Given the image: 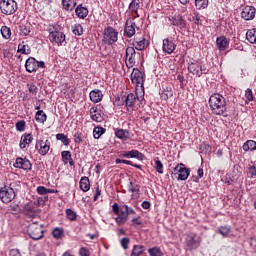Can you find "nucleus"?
<instances>
[{
    "mask_svg": "<svg viewBox=\"0 0 256 256\" xmlns=\"http://www.w3.org/2000/svg\"><path fill=\"white\" fill-rule=\"evenodd\" d=\"M209 106L214 115L227 117V101L221 94H212L209 98Z\"/></svg>",
    "mask_w": 256,
    "mask_h": 256,
    "instance_id": "nucleus-1",
    "label": "nucleus"
},
{
    "mask_svg": "<svg viewBox=\"0 0 256 256\" xmlns=\"http://www.w3.org/2000/svg\"><path fill=\"white\" fill-rule=\"evenodd\" d=\"M117 41H119V32L111 26L104 28L102 43L104 45H115Z\"/></svg>",
    "mask_w": 256,
    "mask_h": 256,
    "instance_id": "nucleus-2",
    "label": "nucleus"
},
{
    "mask_svg": "<svg viewBox=\"0 0 256 256\" xmlns=\"http://www.w3.org/2000/svg\"><path fill=\"white\" fill-rule=\"evenodd\" d=\"M27 233L30 239L39 241V239H43V225L39 224V222H32L28 225Z\"/></svg>",
    "mask_w": 256,
    "mask_h": 256,
    "instance_id": "nucleus-3",
    "label": "nucleus"
},
{
    "mask_svg": "<svg viewBox=\"0 0 256 256\" xmlns=\"http://www.w3.org/2000/svg\"><path fill=\"white\" fill-rule=\"evenodd\" d=\"M17 9V2L15 0H0V11L3 15H13Z\"/></svg>",
    "mask_w": 256,
    "mask_h": 256,
    "instance_id": "nucleus-4",
    "label": "nucleus"
},
{
    "mask_svg": "<svg viewBox=\"0 0 256 256\" xmlns=\"http://www.w3.org/2000/svg\"><path fill=\"white\" fill-rule=\"evenodd\" d=\"M171 175H178V181H187V179H189V175H191V170H189L185 164L180 163L173 169Z\"/></svg>",
    "mask_w": 256,
    "mask_h": 256,
    "instance_id": "nucleus-5",
    "label": "nucleus"
},
{
    "mask_svg": "<svg viewBox=\"0 0 256 256\" xmlns=\"http://www.w3.org/2000/svg\"><path fill=\"white\" fill-rule=\"evenodd\" d=\"M185 245L188 251H193L201 245V238L196 233H189L185 238Z\"/></svg>",
    "mask_w": 256,
    "mask_h": 256,
    "instance_id": "nucleus-6",
    "label": "nucleus"
},
{
    "mask_svg": "<svg viewBox=\"0 0 256 256\" xmlns=\"http://www.w3.org/2000/svg\"><path fill=\"white\" fill-rule=\"evenodd\" d=\"M0 199L2 203H11L15 199V190L9 186L0 189Z\"/></svg>",
    "mask_w": 256,
    "mask_h": 256,
    "instance_id": "nucleus-7",
    "label": "nucleus"
},
{
    "mask_svg": "<svg viewBox=\"0 0 256 256\" xmlns=\"http://www.w3.org/2000/svg\"><path fill=\"white\" fill-rule=\"evenodd\" d=\"M48 37L50 43H56L58 47L67 45L66 36L63 32H50Z\"/></svg>",
    "mask_w": 256,
    "mask_h": 256,
    "instance_id": "nucleus-8",
    "label": "nucleus"
},
{
    "mask_svg": "<svg viewBox=\"0 0 256 256\" xmlns=\"http://www.w3.org/2000/svg\"><path fill=\"white\" fill-rule=\"evenodd\" d=\"M35 149H37L39 155L45 156L51 149V141L48 139H38L36 141Z\"/></svg>",
    "mask_w": 256,
    "mask_h": 256,
    "instance_id": "nucleus-9",
    "label": "nucleus"
},
{
    "mask_svg": "<svg viewBox=\"0 0 256 256\" xmlns=\"http://www.w3.org/2000/svg\"><path fill=\"white\" fill-rule=\"evenodd\" d=\"M130 79L132 83L136 85V87H140L143 89V85L145 84V78L143 77V72L139 69H133Z\"/></svg>",
    "mask_w": 256,
    "mask_h": 256,
    "instance_id": "nucleus-10",
    "label": "nucleus"
},
{
    "mask_svg": "<svg viewBox=\"0 0 256 256\" xmlns=\"http://www.w3.org/2000/svg\"><path fill=\"white\" fill-rule=\"evenodd\" d=\"M15 169H23L24 171H31L33 164H31V161L27 158H16V161L14 163Z\"/></svg>",
    "mask_w": 256,
    "mask_h": 256,
    "instance_id": "nucleus-11",
    "label": "nucleus"
},
{
    "mask_svg": "<svg viewBox=\"0 0 256 256\" xmlns=\"http://www.w3.org/2000/svg\"><path fill=\"white\" fill-rule=\"evenodd\" d=\"M255 15H256L255 6H245L242 9L241 17L245 21H253V19H255Z\"/></svg>",
    "mask_w": 256,
    "mask_h": 256,
    "instance_id": "nucleus-12",
    "label": "nucleus"
},
{
    "mask_svg": "<svg viewBox=\"0 0 256 256\" xmlns=\"http://www.w3.org/2000/svg\"><path fill=\"white\" fill-rule=\"evenodd\" d=\"M127 209H129L128 205L120 206V210L117 214V217L115 218L116 223H118L119 225H125V223L127 222V219L129 218V216L127 215Z\"/></svg>",
    "mask_w": 256,
    "mask_h": 256,
    "instance_id": "nucleus-13",
    "label": "nucleus"
},
{
    "mask_svg": "<svg viewBox=\"0 0 256 256\" xmlns=\"http://www.w3.org/2000/svg\"><path fill=\"white\" fill-rule=\"evenodd\" d=\"M135 48L134 47H127L126 48V66L128 69H131V67H135Z\"/></svg>",
    "mask_w": 256,
    "mask_h": 256,
    "instance_id": "nucleus-14",
    "label": "nucleus"
},
{
    "mask_svg": "<svg viewBox=\"0 0 256 256\" xmlns=\"http://www.w3.org/2000/svg\"><path fill=\"white\" fill-rule=\"evenodd\" d=\"M137 28V24L133 20H127L124 27V35L131 39L133 35H135V29Z\"/></svg>",
    "mask_w": 256,
    "mask_h": 256,
    "instance_id": "nucleus-15",
    "label": "nucleus"
},
{
    "mask_svg": "<svg viewBox=\"0 0 256 256\" xmlns=\"http://www.w3.org/2000/svg\"><path fill=\"white\" fill-rule=\"evenodd\" d=\"M122 101L125 103L127 111H133V107H135V101H137V96L133 93H130L127 96L122 97Z\"/></svg>",
    "mask_w": 256,
    "mask_h": 256,
    "instance_id": "nucleus-16",
    "label": "nucleus"
},
{
    "mask_svg": "<svg viewBox=\"0 0 256 256\" xmlns=\"http://www.w3.org/2000/svg\"><path fill=\"white\" fill-rule=\"evenodd\" d=\"M121 157H125L126 159H138V161H143V159H145V155L139 152V150L124 152L123 154H121Z\"/></svg>",
    "mask_w": 256,
    "mask_h": 256,
    "instance_id": "nucleus-17",
    "label": "nucleus"
},
{
    "mask_svg": "<svg viewBox=\"0 0 256 256\" xmlns=\"http://www.w3.org/2000/svg\"><path fill=\"white\" fill-rule=\"evenodd\" d=\"M169 21H171V25L179 27L180 29H185V27H187V21H185L181 15H175L174 17L170 18Z\"/></svg>",
    "mask_w": 256,
    "mask_h": 256,
    "instance_id": "nucleus-18",
    "label": "nucleus"
},
{
    "mask_svg": "<svg viewBox=\"0 0 256 256\" xmlns=\"http://www.w3.org/2000/svg\"><path fill=\"white\" fill-rule=\"evenodd\" d=\"M25 69L28 73H36L37 60L33 57H29L25 62Z\"/></svg>",
    "mask_w": 256,
    "mask_h": 256,
    "instance_id": "nucleus-19",
    "label": "nucleus"
},
{
    "mask_svg": "<svg viewBox=\"0 0 256 256\" xmlns=\"http://www.w3.org/2000/svg\"><path fill=\"white\" fill-rule=\"evenodd\" d=\"M89 97L92 103H101L103 101V92L99 89H94L90 91Z\"/></svg>",
    "mask_w": 256,
    "mask_h": 256,
    "instance_id": "nucleus-20",
    "label": "nucleus"
},
{
    "mask_svg": "<svg viewBox=\"0 0 256 256\" xmlns=\"http://www.w3.org/2000/svg\"><path fill=\"white\" fill-rule=\"evenodd\" d=\"M216 46L219 51H225L229 47V39L226 36L217 37Z\"/></svg>",
    "mask_w": 256,
    "mask_h": 256,
    "instance_id": "nucleus-21",
    "label": "nucleus"
},
{
    "mask_svg": "<svg viewBox=\"0 0 256 256\" xmlns=\"http://www.w3.org/2000/svg\"><path fill=\"white\" fill-rule=\"evenodd\" d=\"M33 143V135L31 133H25L21 136L19 147L20 149H25L27 145H31Z\"/></svg>",
    "mask_w": 256,
    "mask_h": 256,
    "instance_id": "nucleus-22",
    "label": "nucleus"
},
{
    "mask_svg": "<svg viewBox=\"0 0 256 256\" xmlns=\"http://www.w3.org/2000/svg\"><path fill=\"white\" fill-rule=\"evenodd\" d=\"M175 43L173 41L169 40V38H166L163 40V51L164 53H168V55H171L175 51Z\"/></svg>",
    "mask_w": 256,
    "mask_h": 256,
    "instance_id": "nucleus-23",
    "label": "nucleus"
},
{
    "mask_svg": "<svg viewBox=\"0 0 256 256\" xmlns=\"http://www.w3.org/2000/svg\"><path fill=\"white\" fill-rule=\"evenodd\" d=\"M61 157L64 165L69 164L70 167H73L75 165V161H73V157L71 155V151L64 150L61 152Z\"/></svg>",
    "mask_w": 256,
    "mask_h": 256,
    "instance_id": "nucleus-24",
    "label": "nucleus"
},
{
    "mask_svg": "<svg viewBox=\"0 0 256 256\" xmlns=\"http://www.w3.org/2000/svg\"><path fill=\"white\" fill-rule=\"evenodd\" d=\"M75 13L77 17H79V19H85V17L89 15V10L87 9V7H83V4H80L76 7Z\"/></svg>",
    "mask_w": 256,
    "mask_h": 256,
    "instance_id": "nucleus-25",
    "label": "nucleus"
},
{
    "mask_svg": "<svg viewBox=\"0 0 256 256\" xmlns=\"http://www.w3.org/2000/svg\"><path fill=\"white\" fill-rule=\"evenodd\" d=\"M199 61H194L188 65V71L189 73H192V75H197V77H201V72H199Z\"/></svg>",
    "mask_w": 256,
    "mask_h": 256,
    "instance_id": "nucleus-26",
    "label": "nucleus"
},
{
    "mask_svg": "<svg viewBox=\"0 0 256 256\" xmlns=\"http://www.w3.org/2000/svg\"><path fill=\"white\" fill-rule=\"evenodd\" d=\"M79 185L81 191H83L84 193H87V191L91 189V183L89 182V178L86 176L80 179Z\"/></svg>",
    "mask_w": 256,
    "mask_h": 256,
    "instance_id": "nucleus-27",
    "label": "nucleus"
},
{
    "mask_svg": "<svg viewBox=\"0 0 256 256\" xmlns=\"http://www.w3.org/2000/svg\"><path fill=\"white\" fill-rule=\"evenodd\" d=\"M115 135L118 139H121L122 141H127L129 139V136L131 135L129 133V130L125 129H116L115 130Z\"/></svg>",
    "mask_w": 256,
    "mask_h": 256,
    "instance_id": "nucleus-28",
    "label": "nucleus"
},
{
    "mask_svg": "<svg viewBox=\"0 0 256 256\" xmlns=\"http://www.w3.org/2000/svg\"><path fill=\"white\" fill-rule=\"evenodd\" d=\"M133 45L137 51H143V49L149 45V41H147L145 38H142L141 40H135Z\"/></svg>",
    "mask_w": 256,
    "mask_h": 256,
    "instance_id": "nucleus-29",
    "label": "nucleus"
},
{
    "mask_svg": "<svg viewBox=\"0 0 256 256\" xmlns=\"http://www.w3.org/2000/svg\"><path fill=\"white\" fill-rule=\"evenodd\" d=\"M246 39L249 43L256 45V28L249 29L246 32Z\"/></svg>",
    "mask_w": 256,
    "mask_h": 256,
    "instance_id": "nucleus-30",
    "label": "nucleus"
},
{
    "mask_svg": "<svg viewBox=\"0 0 256 256\" xmlns=\"http://www.w3.org/2000/svg\"><path fill=\"white\" fill-rule=\"evenodd\" d=\"M243 151H256V142L255 140H248L242 146Z\"/></svg>",
    "mask_w": 256,
    "mask_h": 256,
    "instance_id": "nucleus-31",
    "label": "nucleus"
},
{
    "mask_svg": "<svg viewBox=\"0 0 256 256\" xmlns=\"http://www.w3.org/2000/svg\"><path fill=\"white\" fill-rule=\"evenodd\" d=\"M62 5L66 11H73L77 2H75V0H62Z\"/></svg>",
    "mask_w": 256,
    "mask_h": 256,
    "instance_id": "nucleus-32",
    "label": "nucleus"
},
{
    "mask_svg": "<svg viewBox=\"0 0 256 256\" xmlns=\"http://www.w3.org/2000/svg\"><path fill=\"white\" fill-rule=\"evenodd\" d=\"M17 52L22 53V55H29L31 53V47L25 44V41H22V43L18 45Z\"/></svg>",
    "mask_w": 256,
    "mask_h": 256,
    "instance_id": "nucleus-33",
    "label": "nucleus"
},
{
    "mask_svg": "<svg viewBox=\"0 0 256 256\" xmlns=\"http://www.w3.org/2000/svg\"><path fill=\"white\" fill-rule=\"evenodd\" d=\"M37 123H45L47 121V114L43 110H39L35 114Z\"/></svg>",
    "mask_w": 256,
    "mask_h": 256,
    "instance_id": "nucleus-34",
    "label": "nucleus"
},
{
    "mask_svg": "<svg viewBox=\"0 0 256 256\" xmlns=\"http://www.w3.org/2000/svg\"><path fill=\"white\" fill-rule=\"evenodd\" d=\"M139 7H141V1L140 0H132L129 4V10L132 13H138Z\"/></svg>",
    "mask_w": 256,
    "mask_h": 256,
    "instance_id": "nucleus-35",
    "label": "nucleus"
},
{
    "mask_svg": "<svg viewBox=\"0 0 256 256\" xmlns=\"http://www.w3.org/2000/svg\"><path fill=\"white\" fill-rule=\"evenodd\" d=\"M143 251H145V246H143V245H135L133 247L131 256H141V255H143Z\"/></svg>",
    "mask_w": 256,
    "mask_h": 256,
    "instance_id": "nucleus-36",
    "label": "nucleus"
},
{
    "mask_svg": "<svg viewBox=\"0 0 256 256\" xmlns=\"http://www.w3.org/2000/svg\"><path fill=\"white\" fill-rule=\"evenodd\" d=\"M106 129L103 127H95L93 130L94 139H100L101 135H104Z\"/></svg>",
    "mask_w": 256,
    "mask_h": 256,
    "instance_id": "nucleus-37",
    "label": "nucleus"
},
{
    "mask_svg": "<svg viewBox=\"0 0 256 256\" xmlns=\"http://www.w3.org/2000/svg\"><path fill=\"white\" fill-rule=\"evenodd\" d=\"M218 233L222 235V237H228L231 233V227L230 226H220L218 228Z\"/></svg>",
    "mask_w": 256,
    "mask_h": 256,
    "instance_id": "nucleus-38",
    "label": "nucleus"
},
{
    "mask_svg": "<svg viewBox=\"0 0 256 256\" xmlns=\"http://www.w3.org/2000/svg\"><path fill=\"white\" fill-rule=\"evenodd\" d=\"M20 33L27 37L31 33V24H22L20 25Z\"/></svg>",
    "mask_w": 256,
    "mask_h": 256,
    "instance_id": "nucleus-39",
    "label": "nucleus"
},
{
    "mask_svg": "<svg viewBox=\"0 0 256 256\" xmlns=\"http://www.w3.org/2000/svg\"><path fill=\"white\" fill-rule=\"evenodd\" d=\"M148 253L150 256H163V251L157 246L149 248Z\"/></svg>",
    "mask_w": 256,
    "mask_h": 256,
    "instance_id": "nucleus-40",
    "label": "nucleus"
},
{
    "mask_svg": "<svg viewBox=\"0 0 256 256\" xmlns=\"http://www.w3.org/2000/svg\"><path fill=\"white\" fill-rule=\"evenodd\" d=\"M195 5L197 9H207L209 0H195Z\"/></svg>",
    "mask_w": 256,
    "mask_h": 256,
    "instance_id": "nucleus-41",
    "label": "nucleus"
},
{
    "mask_svg": "<svg viewBox=\"0 0 256 256\" xmlns=\"http://www.w3.org/2000/svg\"><path fill=\"white\" fill-rule=\"evenodd\" d=\"M66 217L69 221H76L77 220V213L73 211V209L68 208L66 209Z\"/></svg>",
    "mask_w": 256,
    "mask_h": 256,
    "instance_id": "nucleus-42",
    "label": "nucleus"
},
{
    "mask_svg": "<svg viewBox=\"0 0 256 256\" xmlns=\"http://www.w3.org/2000/svg\"><path fill=\"white\" fill-rule=\"evenodd\" d=\"M1 34L4 39H11V28L7 26H2Z\"/></svg>",
    "mask_w": 256,
    "mask_h": 256,
    "instance_id": "nucleus-43",
    "label": "nucleus"
},
{
    "mask_svg": "<svg viewBox=\"0 0 256 256\" xmlns=\"http://www.w3.org/2000/svg\"><path fill=\"white\" fill-rule=\"evenodd\" d=\"M84 139H85V134H82L80 131L75 132L74 143H77L79 145L83 143Z\"/></svg>",
    "mask_w": 256,
    "mask_h": 256,
    "instance_id": "nucleus-44",
    "label": "nucleus"
},
{
    "mask_svg": "<svg viewBox=\"0 0 256 256\" xmlns=\"http://www.w3.org/2000/svg\"><path fill=\"white\" fill-rule=\"evenodd\" d=\"M155 166L154 169L155 171H157V173H159L160 175H163V163L161 162V160H159V158L154 160Z\"/></svg>",
    "mask_w": 256,
    "mask_h": 256,
    "instance_id": "nucleus-45",
    "label": "nucleus"
},
{
    "mask_svg": "<svg viewBox=\"0 0 256 256\" xmlns=\"http://www.w3.org/2000/svg\"><path fill=\"white\" fill-rule=\"evenodd\" d=\"M173 96V89L167 87L166 89H164V91L162 92V99H164L165 101H167V99H171V97Z\"/></svg>",
    "mask_w": 256,
    "mask_h": 256,
    "instance_id": "nucleus-46",
    "label": "nucleus"
},
{
    "mask_svg": "<svg viewBox=\"0 0 256 256\" xmlns=\"http://www.w3.org/2000/svg\"><path fill=\"white\" fill-rule=\"evenodd\" d=\"M56 139H57V141H61L63 143V145H65V146L69 145V143H70L67 135H65L63 133L57 134Z\"/></svg>",
    "mask_w": 256,
    "mask_h": 256,
    "instance_id": "nucleus-47",
    "label": "nucleus"
},
{
    "mask_svg": "<svg viewBox=\"0 0 256 256\" xmlns=\"http://www.w3.org/2000/svg\"><path fill=\"white\" fill-rule=\"evenodd\" d=\"M245 104L249 105V103H251V101H253L254 97H253V90H251L250 88L246 89L245 91Z\"/></svg>",
    "mask_w": 256,
    "mask_h": 256,
    "instance_id": "nucleus-48",
    "label": "nucleus"
},
{
    "mask_svg": "<svg viewBox=\"0 0 256 256\" xmlns=\"http://www.w3.org/2000/svg\"><path fill=\"white\" fill-rule=\"evenodd\" d=\"M72 32L74 35H83V26L81 24H75L72 28Z\"/></svg>",
    "mask_w": 256,
    "mask_h": 256,
    "instance_id": "nucleus-49",
    "label": "nucleus"
},
{
    "mask_svg": "<svg viewBox=\"0 0 256 256\" xmlns=\"http://www.w3.org/2000/svg\"><path fill=\"white\" fill-rule=\"evenodd\" d=\"M63 233H64L63 228H55L52 231V235H53L54 239H61V237H63Z\"/></svg>",
    "mask_w": 256,
    "mask_h": 256,
    "instance_id": "nucleus-50",
    "label": "nucleus"
},
{
    "mask_svg": "<svg viewBox=\"0 0 256 256\" xmlns=\"http://www.w3.org/2000/svg\"><path fill=\"white\" fill-rule=\"evenodd\" d=\"M140 189V186L138 184H133V182H130L128 185V191H130V193H139Z\"/></svg>",
    "mask_w": 256,
    "mask_h": 256,
    "instance_id": "nucleus-51",
    "label": "nucleus"
},
{
    "mask_svg": "<svg viewBox=\"0 0 256 256\" xmlns=\"http://www.w3.org/2000/svg\"><path fill=\"white\" fill-rule=\"evenodd\" d=\"M27 87H28L29 93H31L32 95H37V92L39 91V88L37 87V85L30 83V84H27Z\"/></svg>",
    "mask_w": 256,
    "mask_h": 256,
    "instance_id": "nucleus-52",
    "label": "nucleus"
},
{
    "mask_svg": "<svg viewBox=\"0 0 256 256\" xmlns=\"http://www.w3.org/2000/svg\"><path fill=\"white\" fill-rule=\"evenodd\" d=\"M61 26L59 24L50 25L48 31L49 33H61Z\"/></svg>",
    "mask_w": 256,
    "mask_h": 256,
    "instance_id": "nucleus-53",
    "label": "nucleus"
},
{
    "mask_svg": "<svg viewBox=\"0 0 256 256\" xmlns=\"http://www.w3.org/2000/svg\"><path fill=\"white\" fill-rule=\"evenodd\" d=\"M90 117L92 121H96V123H101L103 121V116H101V113H96V114H90Z\"/></svg>",
    "mask_w": 256,
    "mask_h": 256,
    "instance_id": "nucleus-54",
    "label": "nucleus"
},
{
    "mask_svg": "<svg viewBox=\"0 0 256 256\" xmlns=\"http://www.w3.org/2000/svg\"><path fill=\"white\" fill-rule=\"evenodd\" d=\"M199 73H200V77L202 75H207V73H209V70H207V66L201 62L199 64Z\"/></svg>",
    "mask_w": 256,
    "mask_h": 256,
    "instance_id": "nucleus-55",
    "label": "nucleus"
},
{
    "mask_svg": "<svg viewBox=\"0 0 256 256\" xmlns=\"http://www.w3.org/2000/svg\"><path fill=\"white\" fill-rule=\"evenodd\" d=\"M26 123L25 120H20L16 123V129L20 132L25 131Z\"/></svg>",
    "mask_w": 256,
    "mask_h": 256,
    "instance_id": "nucleus-56",
    "label": "nucleus"
},
{
    "mask_svg": "<svg viewBox=\"0 0 256 256\" xmlns=\"http://www.w3.org/2000/svg\"><path fill=\"white\" fill-rule=\"evenodd\" d=\"M99 197H101V189H99V184H96L95 195L93 197V201H97V199H99Z\"/></svg>",
    "mask_w": 256,
    "mask_h": 256,
    "instance_id": "nucleus-57",
    "label": "nucleus"
},
{
    "mask_svg": "<svg viewBox=\"0 0 256 256\" xmlns=\"http://www.w3.org/2000/svg\"><path fill=\"white\" fill-rule=\"evenodd\" d=\"M203 175H204L203 168H199L197 171V177L194 178L195 183H198L199 179H203Z\"/></svg>",
    "mask_w": 256,
    "mask_h": 256,
    "instance_id": "nucleus-58",
    "label": "nucleus"
},
{
    "mask_svg": "<svg viewBox=\"0 0 256 256\" xmlns=\"http://www.w3.org/2000/svg\"><path fill=\"white\" fill-rule=\"evenodd\" d=\"M36 191L38 195H47V188L45 186H38Z\"/></svg>",
    "mask_w": 256,
    "mask_h": 256,
    "instance_id": "nucleus-59",
    "label": "nucleus"
},
{
    "mask_svg": "<svg viewBox=\"0 0 256 256\" xmlns=\"http://www.w3.org/2000/svg\"><path fill=\"white\" fill-rule=\"evenodd\" d=\"M79 255L80 256H91V253L89 252V249L82 247L79 250Z\"/></svg>",
    "mask_w": 256,
    "mask_h": 256,
    "instance_id": "nucleus-60",
    "label": "nucleus"
},
{
    "mask_svg": "<svg viewBox=\"0 0 256 256\" xmlns=\"http://www.w3.org/2000/svg\"><path fill=\"white\" fill-rule=\"evenodd\" d=\"M129 238L124 237L121 239V246L123 247V249H129Z\"/></svg>",
    "mask_w": 256,
    "mask_h": 256,
    "instance_id": "nucleus-61",
    "label": "nucleus"
},
{
    "mask_svg": "<svg viewBox=\"0 0 256 256\" xmlns=\"http://www.w3.org/2000/svg\"><path fill=\"white\" fill-rule=\"evenodd\" d=\"M192 20L194 21L195 25H201V16H199V13H195Z\"/></svg>",
    "mask_w": 256,
    "mask_h": 256,
    "instance_id": "nucleus-62",
    "label": "nucleus"
},
{
    "mask_svg": "<svg viewBox=\"0 0 256 256\" xmlns=\"http://www.w3.org/2000/svg\"><path fill=\"white\" fill-rule=\"evenodd\" d=\"M248 171H249V174L251 175V178L255 179V177H256V167L255 166H250Z\"/></svg>",
    "mask_w": 256,
    "mask_h": 256,
    "instance_id": "nucleus-63",
    "label": "nucleus"
},
{
    "mask_svg": "<svg viewBox=\"0 0 256 256\" xmlns=\"http://www.w3.org/2000/svg\"><path fill=\"white\" fill-rule=\"evenodd\" d=\"M9 255L10 256H21V252L19 251V249H12V250H10Z\"/></svg>",
    "mask_w": 256,
    "mask_h": 256,
    "instance_id": "nucleus-64",
    "label": "nucleus"
}]
</instances>
